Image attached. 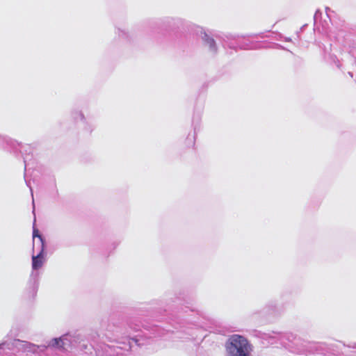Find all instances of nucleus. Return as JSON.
<instances>
[{
    "label": "nucleus",
    "instance_id": "nucleus-7",
    "mask_svg": "<svg viewBox=\"0 0 356 356\" xmlns=\"http://www.w3.org/2000/svg\"><path fill=\"white\" fill-rule=\"evenodd\" d=\"M5 345H6V342H3V343H0V349L2 348Z\"/></svg>",
    "mask_w": 356,
    "mask_h": 356
},
{
    "label": "nucleus",
    "instance_id": "nucleus-5",
    "mask_svg": "<svg viewBox=\"0 0 356 356\" xmlns=\"http://www.w3.org/2000/svg\"><path fill=\"white\" fill-rule=\"evenodd\" d=\"M60 343H63V341L60 338H55L51 341V346L54 347H56V346L63 347V346Z\"/></svg>",
    "mask_w": 356,
    "mask_h": 356
},
{
    "label": "nucleus",
    "instance_id": "nucleus-3",
    "mask_svg": "<svg viewBox=\"0 0 356 356\" xmlns=\"http://www.w3.org/2000/svg\"><path fill=\"white\" fill-rule=\"evenodd\" d=\"M229 353L232 356H249V353L251 351V346H245L243 344V347L237 348L235 349H232L231 348H228Z\"/></svg>",
    "mask_w": 356,
    "mask_h": 356
},
{
    "label": "nucleus",
    "instance_id": "nucleus-6",
    "mask_svg": "<svg viewBox=\"0 0 356 356\" xmlns=\"http://www.w3.org/2000/svg\"><path fill=\"white\" fill-rule=\"evenodd\" d=\"M207 42L209 43V46L211 47H213L215 44V42H214L213 39H212V38H208Z\"/></svg>",
    "mask_w": 356,
    "mask_h": 356
},
{
    "label": "nucleus",
    "instance_id": "nucleus-2",
    "mask_svg": "<svg viewBox=\"0 0 356 356\" xmlns=\"http://www.w3.org/2000/svg\"><path fill=\"white\" fill-rule=\"evenodd\" d=\"M44 248H41L40 252L37 255L32 256V268L33 270L40 268L44 262Z\"/></svg>",
    "mask_w": 356,
    "mask_h": 356
},
{
    "label": "nucleus",
    "instance_id": "nucleus-1",
    "mask_svg": "<svg viewBox=\"0 0 356 356\" xmlns=\"http://www.w3.org/2000/svg\"><path fill=\"white\" fill-rule=\"evenodd\" d=\"M243 344L245 346L250 345L247 339L241 335L235 334L230 338V348L232 349L243 347Z\"/></svg>",
    "mask_w": 356,
    "mask_h": 356
},
{
    "label": "nucleus",
    "instance_id": "nucleus-4",
    "mask_svg": "<svg viewBox=\"0 0 356 356\" xmlns=\"http://www.w3.org/2000/svg\"><path fill=\"white\" fill-rule=\"evenodd\" d=\"M33 239L35 238H38L41 243V248H44V240H43L42 236L40 234L38 229L36 228H33Z\"/></svg>",
    "mask_w": 356,
    "mask_h": 356
},
{
    "label": "nucleus",
    "instance_id": "nucleus-8",
    "mask_svg": "<svg viewBox=\"0 0 356 356\" xmlns=\"http://www.w3.org/2000/svg\"><path fill=\"white\" fill-rule=\"evenodd\" d=\"M19 341H20V340H19V339H15V340H14V342L12 343V345L14 346H15V343L16 342H19Z\"/></svg>",
    "mask_w": 356,
    "mask_h": 356
}]
</instances>
